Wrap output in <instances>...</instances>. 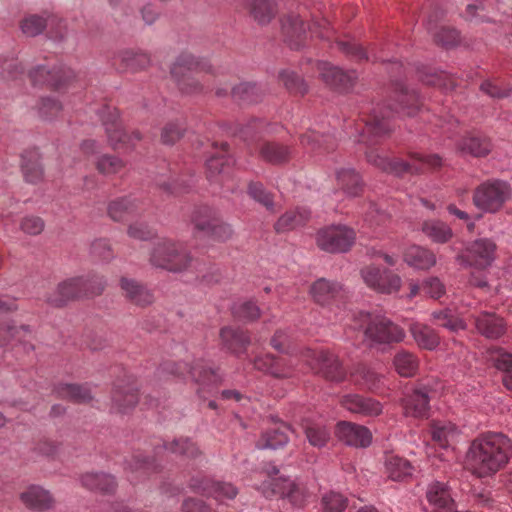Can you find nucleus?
<instances>
[{
  "label": "nucleus",
  "mask_w": 512,
  "mask_h": 512,
  "mask_svg": "<svg viewBox=\"0 0 512 512\" xmlns=\"http://www.w3.org/2000/svg\"><path fill=\"white\" fill-rule=\"evenodd\" d=\"M512 458V440L501 432H486L470 444L465 457L466 468L478 478L494 476Z\"/></svg>",
  "instance_id": "f257e3e1"
},
{
  "label": "nucleus",
  "mask_w": 512,
  "mask_h": 512,
  "mask_svg": "<svg viewBox=\"0 0 512 512\" xmlns=\"http://www.w3.org/2000/svg\"><path fill=\"white\" fill-rule=\"evenodd\" d=\"M393 101V108L378 105L372 110L366 122V133L378 138L386 136L391 131L389 118L392 110L405 116H414L422 106L417 92L408 90L403 85L396 88Z\"/></svg>",
  "instance_id": "f03ea898"
},
{
  "label": "nucleus",
  "mask_w": 512,
  "mask_h": 512,
  "mask_svg": "<svg viewBox=\"0 0 512 512\" xmlns=\"http://www.w3.org/2000/svg\"><path fill=\"white\" fill-rule=\"evenodd\" d=\"M512 199V187L504 180L489 179L473 191V205L483 214H496Z\"/></svg>",
  "instance_id": "7ed1b4c3"
},
{
  "label": "nucleus",
  "mask_w": 512,
  "mask_h": 512,
  "mask_svg": "<svg viewBox=\"0 0 512 512\" xmlns=\"http://www.w3.org/2000/svg\"><path fill=\"white\" fill-rule=\"evenodd\" d=\"M105 285L103 278L95 275L72 277L57 286L55 296L49 298V302L55 306H62L72 300L99 295Z\"/></svg>",
  "instance_id": "20e7f679"
},
{
  "label": "nucleus",
  "mask_w": 512,
  "mask_h": 512,
  "mask_svg": "<svg viewBox=\"0 0 512 512\" xmlns=\"http://www.w3.org/2000/svg\"><path fill=\"white\" fill-rule=\"evenodd\" d=\"M149 261L156 268L181 272L189 266L191 258L181 246L171 240L163 239L154 244Z\"/></svg>",
  "instance_id": "39448f33"
},
{
  "label": "nucleus",
  "mask_w": 512,
  "mask_h": 512,
  "mask_svg": "<svg viewBox=\"0 0 512 512\" xmlns=\"http://www.w3.org/2000/svg\"><path fill=\"white\" fill-rule=\"evenodd\" d=\"M356 239L355 231L344 225H332L320 229L316 234L317 246L329 253H345Z\"/></svg>",
  "instance_id": "423d86ee"
},
{
  "label": "nucleus",
  "mask_w": 512,
  "mask_h": 512,
  "mask_svg": "<svg viewBox=\"0 0 512 512\" xmlns=\"http://www.w3.org/2000/svg\"><path fill=\"white\" fill-rule=\"evenodd\" d=\"M496 248V244L491 239H476L470 242L462 253L457 255L456 260L462 266L484 270L493 263Z\"/></svg>",
  "instance_id": "0eeeda50"
},
{
  "label": "nucleus",
  "mask_w": 512,
  "mask_h": 512,
  "mask_svg": "<svg viewBox=\"0 0 512 512\" xmlns=\"http://www.w3.org/2000/svg\"><path fill=\"white\" fill-rule=\"evenodd\" d=\"M264 488L267 496H277L287 500L296 508H303L310 497V493L303 483L289 478H273L265 484Z\"/></svg>",
  "instance_id": "6e6552de"
},
{
  "label": "nucleus",
  "mask_w": 512,
  "mask_h": 512,
  "mask_svg": "<svg viewBox=\"0 0 512 512\" xmlns=\"http://www.w3.org/2000/svg\"><path fill=\"white\" fill-rule=\"evenodd\" d=\"M302 358L312 370L329 381L341 382L345 379V371L338 357L331 352L306 349L302 353Z\"/></svg>",
  "instance_id": "1a4fd4ad"
},
{
  "label": "nucleus",
  "mask_w": 512,
  "mask_h": 512,
  "mask_svg": "<svg viewBox=\"0 0 512 512\" xmlns=\"http://www.w3.org/2000/svg\"><path fill=\"white\" fill-rule=\"evenodd\" d=\"M365 341L369 346L400 342L404 339V331L384 316H374L364 330Z\"/></svg>",
  "instance_id": "9d476101"
},
{
  "label": "nucleus",
  "mask_w": 512,
  "mask_h": 512,
  "mask_svg": "<svg viewBox=\"0 0 512 512\" xmlns=\"http://www.w3.org/2000/svg\"><path fill=\"white\" fill-rule=\"evenodd\" d=\"M360 274L370 289L381 294L397 293L402 286L401 277L389 269L368 265L361 269Z\"/></svg>",
  "instance_id": "9b49d317"
},
{
  "label": "nucleus",
  "mask_w": 512,
  "mask_h": 512,
  "mask_svg": "<svg viewBox=\"0 0 512 512\" xmlns=\"http://www.w3.org/2000/svg\"><path fill=\"white\" fill-rule=\"evenodd\" d=\"M191 219L197 230L203 231L217 240L225 241L233 235L232 227L218 218L209 207L196 208Z\"/></svg>",
  "instance_id": "f8f14e48"
},
{
  "label": "nucleus",
  "mask_w": 512,
  "mask_h": 512,
  "mask_svg": "<svg viewBox=\"0 0 512 512\" xmlns=\"http://www.w3.org/2000/svg\"><path fill=\"white\" fill-rule=\"evenodd\" d=\"M168 369L175 375L185 377L187 374L194 382L209 389L216 387L221 382L219 373L208 368L202 360L196 361L192 366L185 363L171 364Z\"/></svg>",
  "instance_id": "ddd939ff"
},
{
  "label": "nucleus",
  "mask_w": 512,
  "mask_h": 512,
  "mask_svg": "<svg viewBox=\"0 0 512 512\" xmlns=\"http://www.w3.org/2000/svg\"><path fill=\"white\" fill-rule=\"evenodd\" d=\"M335 435L339 441L353 447L365 448L372 442V434L367 427L346 421L337 423Z\"/></svg>",
  "instance_id": "4468645a"
},
{
  "label": "nucleus",
  "mask_w": 512,
  "mask_h": 512,
  "mask_svg": "<svg viewBox=\"0 0 512 512\" xmlns=\"http://www.w3.org/2000/svg\"><path fill=\"white\" fill-rule=\"evenodd\" d=\"M317 69L321 79L335 89L347 90L357 79L355 71L345 72L328 62H318Z\"/></svg>",
  "instance_id": "2eb2a0df"
},
{
  "label": "nucleus",
  "mask_w": 512,
  "mask_h": 512,
  "mask_svg": "<svg viewBox=\"0 0 512 512\" xmlns=\"http://www.w3.org/2000/svg\"><path fill=\"white\" fill-rule=\"evenodd\" d=\"M341 405L348 411L365 417H377L383 412V405L376 399L358 394L342 397Z\"/></svg>",
  "instance_id": "dca6fc26"
},
{
  "label": "nucleus",
  "mask_w": 512,
  "mask_h": 512,
  "mask_svg": "<svg viewBox=\"0 0 512 512\" xmlns=\"http://www.w3.org/2000/svg\"><path fill=\"white\" fill-rule=\"evenodd\" d=\"M212 72L213 69L211 65L197 60L193 55L189 53L180 54L173 63L170 70L171 76L175 79V81L178 79H183L194 73L198 75Z\"/></svg>",
  "instance_id": "f3484780"
},
{
  "label": "nucleus",
  "mask_w": 512,
  "mask_h": 512,
  "mask_svg": "<svg viewBox=\"0 0 512 512\" xmlns=\"http://www.w3.org/2000/svg\"><path fill=\"white\" fill-rule=\"evenodd\" d=\"M366 158L369 163L378 167L379 169L402 176L406 173L417 174L422 172V169L411 165L410 163L403 160H389L387 157L382 156L376 150H370L366 153Z\"/></svg>",
  "instance_id": "a211bd4d"
},
{
  "label": "nucleus",
  "mask_w": 512,
  "mask_h": 512,
  "mask_svg": "<svg viewBox=\"0 0 512 512\" xmlns=\"http://www.w3.org/2000/svg\"><path fill=\"white\" fill-rule=\"evenodd\" d=\"M34 83H48L55 89H61L68 82L74 79V73L68 68L49 71L44 66H39L30 72Z\"/></svg>",
  "instance_id": "6ab92c4d"
},
{
  "label": "nucleus",
  "mask_w": 512,
  "mask_h": 512,
  "mask_svg": "<svg viewBox=\"0 0 512 512\" xmlns=\"http://www.w3.org/2000/svg\"><path fill=\"white\" fill-rule=\"evenodd\" d=\"M115 61L121 71L130 73L143 71L151 65L150 55L136 50L119 52L115 57Z\"/></svg>",
  "instance_id": "aec40b11"
},
{
  "label": "nucleus",
  "mask_w": 512,
  "mask_h": 512,
  "mask_svg": "<svg viewBox=\"0 0 512 512\" xmlns=\"http://www.w3.org/2000/svg\"><path fill=\"white\" fill-rule=\"evenodd\" d=\"M404 414L414 418L427 417L429 412V395L426 388L414 389L403 399Z\"/></svg>",
  "instance_id": "412c9836"
},
{
  "label": "nucleus",
  "mask_w": 512,
  "mask_h": 512,
  "mask_svg": "<svg viewBox=\"0 0 512 512\" xmlns=\"http://www.w3.org/2000/svg\"><path fill=\"white\" fill-rule=\"evenodd\" d=\"M475 326L477 331L488 339H498L506 332L503 319L489 312H481L475 316Z\"/></svg>",
  "instance_id": "4be33fe9"
},
{
  "label": "nucleus",
  "mask_w": 512,
  "mask_h": 512,
  "mask_svg": "<svg viewBox=\"0 0 512 512\" xmlns=\"http://www.w3.org/2000/svg\"><path fill=\"white\" fill-rule=\"evenodd\" d=\"M20 500L27 508L37 511L50 509L54 505L50 492L38 485H31L21 492Z\"/></svg>",
  "instance_id": "5701e85b"
},
{
  "label": "nucleus",
  "mask_w": 512,
  "mask_h": 512,
  "mask_svg": "<svg viewBox=\"0 0 512 512\" xmlns=\"http://www.w3.org/2000/svg\"><path fill=\"white\" fill-rule=\"evenodd\" d=\"M426 497L434 512H453L455 506L447 486L435 481L428 486Z\"/></svg>",
  "instance_id": "b1692460"
},
{
  "label": "nucleus",
  "mask_w": 512,
  "mask_h": 512,
  "mask_svg": "<svg viewBox=\"0 0 512 512\" xmlns=\"http://www.w3.org/2000/svg\"><path fill=\"white\" fill-rule=\"evenodd\" d=\"M120 287L125 297L137 306L146 307L154 302L152 292L136 280L122 277L120 279Z\"/></svg>",
  "instance_id": "393cba45"
},
{
  "label": "nucleus",
  "mask_w": 512,
  "mask_h": 512,
  "mask_svg": "<svg viewBox=\"0 0 512 512\" xmlns=\"http://www.w3.org/2000/svg\"><path fill=\"white\" fill-rule=\"evenodd\" d=\"M282 32L291 49H299L304 41L306 27L298 15H289L282 20Z\"/></svg>",
  "instance_id": "a878e982"
},
{
  "label": "nucleus",
  "mask_w": 512,
  "mask_h": 512,
  "mask_svg": "<svg viewBox=\"0 0 512 512\" xmlns=\"http://www.w3.org/2000/svg\"><path fill=\"white\" fill-rule=\"evenodd\" d=\"M457 149L465 155L484 157L491 152L492 145L490 139L483 135L468 134L459 140Z\"/></svg>",
  "instance_id": "bb28decb"
},
{
  "label": "nucleus",
  "mask_w": 512,
  "mask_h": 512,
  "mask_svg": "<svg viewBox=\"0 0 512 512\" xmlns=\"http://www.w3.org/2000/svg\"><path fill=\"white\" fill-rule=\"evenodd\" d=\"M342 291V285L336 281L325 278L316 280L310 287L313 300L319 305H327L333 301Z\"/></svg>",
  "instance_id": "cd10ccee"
},
{
  "label": "nucleus",
  "mask_w": 512,
  "mask_h": 512,
  "mask_svg": "<svg viewBox=\"0 0 512 512\" xmlns=\"http://www.w3.org/2000/svg\"><path fill=\"white\" fill-rule=\"evenodd\" d=\"M21 159V169L25 180L33 184L40 182L43 179L44 170L38 150L30 149L25 151Z\"/></svg>",
  "instance_id": "c85d7f7f"
},
{
  "label": "nucleus",
  "mask_w": 512,
  "mask_h": 512,
  "mask_svg": "<svg viewBox=\"0 0 512 512\" xmlns=\"http://www.w3.org/2000/svg\"><path fill=\"white\" fill-rule=\"evenodd\" d=\"M311 212L305 208L289 210L279 217L274 228L277 233H286L305 225L310 219Z\"/></svg>",
  "instance_id": "c756f323"
},
{
  "label": "nucleus",
  "mask_w": 512,
  "mask_h": 512,
  "mask_svg": "<svg viewBox=\"0 0 512 512\" xmlns=\"http://www.w3.org/2000/svg\"><path fill=\"white\" fill-rule=\"evenodd\" d=\"M352 377L356 384L371 392H379L385 387V376L365 365H359L352 373Z\"/></svg>",
  "instance_id": "7c9ffc66"
},
{
  "label": "nucleus",
  "mask_w": 512,
  "mask_h": 512,
  "mask_svg": "<svg viewBox=\"0 0 512 512\" xmlns=\"http://www.w3.org/2000/svg\"><path fill=\"white\" fill-rule=\"evenodd\" d=\"M336 177L340 188L347 197H359L363 193V181L354 169H340L337 171Z\"/></svg>",
  "instance_id": "2f4dec72"
},
{
  "label": "nucleus",
  "mask_w": 512,
  "mask_h": 512,
  "mask_svg": "<svg viewBox=\"0 0 512 512\" xmlns=\"http://www.w3.org/2000/svg\"><path fill=\"white\" fill-rule=\"evenodd\" d=\"M404 261L413 268L428 270L435 266L436 256L427 248L413 245L406 250Z\"/></svg>",
  "instance_id": "473e14b6"
},
{
  "label": "nucleus",
  "mask_w": 512,
  "mask_h": 512,
  "mask_svg": "<svg viewBox=\"0 0 512 512\" xmlns=\"http://www.w3.org/2000/svg\"><path fill=\"white\" fill-rule=\"evenodd\" d=\"M139 209L136 200L122 197L109 202L107 213L114 221H125L137 215Z\"/></svg>",
  "instance_id": "72a5a7b5"
},
{
  "label": "nucleus",
  "mask_w": 512,
  "mask_h": 512,
  "mask_svg": "<svg viewBox=\"0 0 512 512\" xmlns=\"http://www.w3.org/2000/svg\"><path fill=\"white\" fill-rule=\"evenodd\" d=\"M62 21L58 20L54 16H39V15H29L25 17L21 21V30L22 32L29 37H35L41 34L44 29L49 25H57L60 29H65V26L61 25Z\"/></svg>",
  "instance_id": "f704fd0d"
},
{
  "label": "nucleus",
  "mask_w": 512,
  "mask_h": 512,
  "mask_svg": "<svg viewBox=\"0 0 512 512\" xmlns=\"http://www.w3.org/2000/svg\"><path fill=\"white\" fill-rule=\"evenodd\" d=\"M220 338L223 345L235 354L244 352L250 343V338L244 331L231 327L222 328Z\"/></svg>",
  "instance_id": "c9c22d12"
},
{
  "label": "nucleus",
  "mask_w": 512,
  "mask_h": 512,
  "mask_svg": "<svg viewBox=\"0 0 512 512\" xmlns=\"http://www.w3.org/2000/svg\"><path fill=\"white\" fill-rule=\"evenodd\" d=\"M138 402L137 390L128 385L117 386L112 393V408L119 413H126Z\"/></svg>",
  "instance_id": "e433bc0d"
},
{
  "label": "nucleus",
  "mask_w": 512,
  "mask_h": 512,
  "mask_svg": "<svg viewBox=\"0 0 512 512\" xmlns=\"http://www.w3.org/2000/svg\"><path fill=\"white\" fill-rule=\"evenodd\" d=\"M156 465L153 460H149L140 455L133 456L127 462L128 479L136 483L148 477L151 473L156 471Z\"/></svg>",
  "instance_id": "4c0bfd02"
},
{
  "label": "nucleus",
  "mask_w": 512,
  "mask_h": 512,
  "mask_svg": "<svg viewBox=\"0 0 512 512\" xmlns=\"http://www.w3.org/2000/svg\"><path fill=\"white\" fill-rule=\"evenodd\" d=\"M55 392L59 398L75 403H88L93 399L90 389L84 385L60 384Z\"/></svg>",
  "instance_id": "58836bf2"
},
{
  "label": "nucleus",
  "mask_w": 512,
  "mask_h": 512,
  "mask_svg": "<svg viewBox=\"0 0 512 512\" xmlns=\"http://www.w3.org/2000/svg\"><path fill=\"white\" fill-rule=\"evenodd\" d=\"M422 232L434 243L444 244L453 237V231L449 225L440 220H429L422 224Z\"/></svg>",
  "instance_id": "ea45409f"
},
{
  "label": "nucleus",
  "mask_w": 512,
  "mask_h": 512,
  "mask_svg": "<svg viewBox=\"0 0 512 512\" xmlns=\"http://www.w3.org/2000/svg\"><path fill=\"white\" fill-rule=\"evenodd\" d=\"M385 469L388 477L394 481H402L412 475L413 468L410 462L396 455H387Z\"/></svg>",
  "instance_id": "a19ab883"
},
{
  "label": "nucleus",
  "mask_w": 512,
  "mask_h": 512,
  "mask_svg": "<svg viewBox=\"0 0 512 512\" xmlns=\"http://www.w3.org/2000/svg\"><path fill=\"white\" fill-rule=\"evenodd\" d=\"M395 371L402 377H413L419 368L418 358L411 352L398 351L392 361Z\"/></svg>",
  "instance_id": "79ce46f5"
},
{
  "label": "nucleus",
  "mask_w": 512,
  "mask_h": 512,
  "mask_svg": "<svg viewBox=\"0 0 512 512\" xmlns=\"http://www.w3.org/2000/svg\"><path fill=\"white\" fill-rule=\"evenodd\" d=\"M303 429L307 441L313 447L322 448L331 438L330 429L323 423L307 421Z\"/></svg>",
  "instance_id": "37998d69"
},
{
  "label": "nucleus",
  "mask_w": 512,
  "mask_h": 512,
  "mask_svg": "<svg viewBox=\"0 0 512 512\" xmlns=\"http://www.w3.org/2000/svg\"><path fill=\"white\" fill-rule=\"evenodd\" d=\"M81 483L89 490L109 493L116 488L113 476L104 473H86L81 477Z\"/></svg>",
  "instance_id": "c03bdc74"
},
{
  "label": "nucleus",
  "mask_w": 512,
  "mask_h": 512,
  "mask_svg": "<svg viewBox=\"0 0 512 512\" xmlns=\"http://www.w3.org/2000/svg\"><path fill=\"white\" fill-rule=\"evenodd\" d=\"M231 96L238 104H253L262 99V90L253 83H240L231 90Z\"/></svg>",
  "instance_id": "a18cd8bd"
},
{
  "label": "nucleus",
  "mask_w": 512,
  "mask_h": 512,
  "mask_svg": "<svg viewBox=\"0 0 512 512\" xmlns=\"http://www.w3.org/2000/svg\"><path fill=\"white\" fill-rule=\"evenodd\" d=\"M411 334L420 348L432 350L439 344V337L427 325L414 323L410 327Z\"/></svg>",
  "instance_id": "49530a36"
},
{
  "label": "nucleus",
  "mask_w": 512,
  "mask_h": 512,
  "mask_svg": "<svg viewBox=\"0 0 512 512\" xmlns=\"http://www.w3.org/2000/svg\"><path fill=\"white\" fill-rule=\"evenodd\" d=\"M209 74L210 73H203L197 75L194 73L183 79H178L176 82L182 93L187 95H197L210 88L209 81L206 78Z\"/></svg>",
  "instance_id": "de8ad7c7"
},
{
  "label": "nucleus",
  "mask_w": 512,
  "mask_h": 512,
  "mask_svg": "<svg viewBox=\"0 0 512 512\" xmlns=\"http://www.w3.org/2000/svg\"><path fill=\"white\" fill-rule=\"evenodd\" d=\"M259 154L266 162L280 164L289 159L290 149L279 143L266 142L261 145Z\"/></svg>",
  "instance_id": "09e8293b"
},
{
  "label": "nucleus",
  "mask_w": 512,
  "mask_h": 512,
  "mask_svg": "<svg viewBox=\"0 0 512 512\" xmlns=\"http://www.w3.org/2000/svg\"><path fill=\"white\" fill-rule=\"evenodd\" d=\"M110 120H103L105 130L108 136V141L114 149L119 148L122 144L126 143L128 136L123 131L121 124L118 122V112L116 109L109 112Z\"/></svg>",
  "instance_id": "8fccbe9b"
},
{
  "label": "nucleus",
  "mask_w": 512,
  "mask_h": 512,
  "mask_svg": "<svg viewBox=\"0 0 512 512\" xmlns=\"http://www.w3.org/2000/svg\"><path fill=\"white\" fill-rule=\"evenodd\" d=\"M246 6L259 24H267L275 15L274 4L271 0H246Z\"/></svg>",
  "instance_id": "3c124183"
},
{
  "label": "nucleus",
  "mask_w": 512,
  "mask_h": 512,
  "mask_svg": "<svg viewBox=\"0 0 512 512\" xmlns=\"http://www.w3.org/2000/svg\"><path fill=\"white\" fill-rule=\"evenodd\" d=\"M485 358L497 370L506 374L512 372V353L502 347L492 346L485 351Z\"/></svg>",
  "instance_id": "603ef678"
},
{
  "label": "nucleus",
  "mask_w": 512,
  "mask_h": 512,
  "mask_svg": "<svg viewBox=\"0 0 512 512\" xmlns=\"http://www.w3.org/2000/svg\"><path fill=\"white\" fill-rule=\"evenodd\" d=\"M289 430V427L283 426L282 428L266 431L262 435V440L257 444V447L259 449H277L283 447L289 441L287 434Z\"/></svg>",
  "instance_id": "864d4df0"
},
{
  "label": "nucleus",
  "mask_w": 512,
  "mask_h": 512,
  "mask_svg": "<svg viewBox=\"0 0 512 512\" xmlns=\"http://www.w3.org/2000/svg\"><path fill=\"white\" fill-rule=\"evenodd\" d=\"M36 109L39 118L45 121H50L60 115L63 106L57 99L43 97L39 100Z\"/></svg>",
  "instance_id": "5fc2aeb1"
},
{
  "label": "nucleus",
  "mask_w": 512,
  "mask_h": 512,
  "mask_svg": "<svg viewBox=\"0 0 512 512\" xmlns=\"http://www.w3.org/2000/svg\"><path fill=\"white\" fill-rule=\"evenodd\" d=\"M124 167V161L112 155H102L96 161V169L103 175L117 174L122 171Z\"/></svg>",
  "instance_id": "6e6d98bb"
},
{
  "label": "nucleus",
  "mask_w": 512,
  "mask_h": 512,
  "mask_svg": "<svg viewBox=\"0 0 512 512\" xmlns=\"http://www.w3.org/2000/svg\"><path fill=\"white\" fill-rule=\"evenodd\" d=\"M302 145L310 146L312 150L323 147L325 150H332L335 146L334 138L323 136L315 131H310L300 138Z\"/></svg>",
  "instance_id": "4d7b16f0"
},
{
  "label": "nucleus",
  "mask_w": 512,
  "mask_h": 512,
  "mask_svg": "<svg viewBox=\"0 0 512 512\" xmlns=\"http://www.w3.org/2000/svg\"><path fill=\"white\" fill-rule=\"evenodd\" d=\"M456 428L452 424L434 423L431 427L432 439L442 448H446L454 438Z\"/></svg>",
  "instance_id": "13d9d810"
},
{
  "label": "nucleus",
  "mask_w": 512,
  "mask_h": 512,
  "mask_svg": "<svg viewBox=\"0 0 512 512\" xmlns=\"http://www.w3.org/2000/svg\"><path fill=\"white\" fill-rule=\"evenodd\" d=\"M233 314L239 320L251 322L257 320L260 317L261 311L254 302L243 301L234 305Z\"/></svg>",
  "instance_id": "bf43d9fd"
},
{
  "label": "nucleus",
  "mask_w": 512,
  "mask_h": 512,
  "mask_svg": "<svg viewBox=\"0 0 512 512\" xmlns=\"http://www.w3.org/2000/svg\"><path fill=\"white\" fill-rule=\"evenodd\" d=\"M238 494L237 488L228 482L212 480L210 495L218 501L234 499Z\"/></svg>",
  "instance_id": "052dcab7"
},
{
  "label": "nucleus",
  "mask_w": 512,
  "mask_h": 512,
  "mask_svg": "<svg viewBox=\"0 0 512 512\" xmlns=\"http://www.w3.org/2000/svg\"><path fill=\"white\" fill-rule=\"evenodd\" d=\"M166 449L188 458H195L200 454L198 447L188 438L174 440Z\"/></svg>",
  "instance_id": "680f3d73"
},
{
  "label": "nucleus",
  "mask_w": 512,
  "mask_h": 512,
  "mask_svg": "<svg viewBox=\"0 0 512 512\" xmlns=\"http://www.w3.org/2000/svg\"><path fill=\"white\" fill-rule=\"evenodd\" d=\"M280 79L284 86L295 94H301L307 92V85L304 80L293 71H283L280 74Z\"/></svg>",
  "instance_id": "e2e57ef3"
},
{
  "label": "nucleus",
  "mask_w": 512,
  "mask_h": 512,
  "mask_svg": "<svg viewBox=\"0 0 512 512\" xmlns=\"http://www.w3.org/2000/svg\"><path fill=\"white\" fill-rule=\"evenodd\" d=\"M248 194L255 201L262 204L268 210H272L274 206V200L271 193H269L261 183L252 182L248 187Z\"/></svg>",
  "instance_id": "0e129e2a"
},
{
  "label": "nucleus",
  "mask_w": 512,
  "mask_h": 512,
  "mask_svg": "<svg viewBox=\"0 0 512 512\" xmlns=\"http://www.w3.org/2000/svg\"><path fill=\"white\" fill-rule=\"evenodd\" d=\"M323 512H343L347 507V499L336 492L326 493L322 497Z\"/></svg>",
  "instance_id": "69168bd1"
},
{
  "label": "nucleus",
  "mask_w": 512,
  "mask_h": 512,
  "mask_svg": "<svg viewBox=\"0 0 512 512\" xmlns=\"http://www.w3.org/2000/svg\"><path fill=\"white\" fill-rule=\"evenodd\" d=\"M438 326L450 331H457L465 328L464 322L458 317H454L447 311H438L432 314Z\"/></svg>",
  "instance_id": "338daca9"
},
{
  "label": "nucleus",
  "mask_w": 512,
  "mask_h": 512,
  "mask_svg": "<svg viewBox=\"0 0 512 512\" xmlns=\"http://www.w3.org/2000/svg\"><path fill=\"white\" fill-rule=\"evenodd\" d=\"M231 159L226 155L212 156L206 162L207 175L209 178H214L221 173H224L231 164Z\"/></svg>",
  "instance_id": "774afa93"
}]
</instances>
